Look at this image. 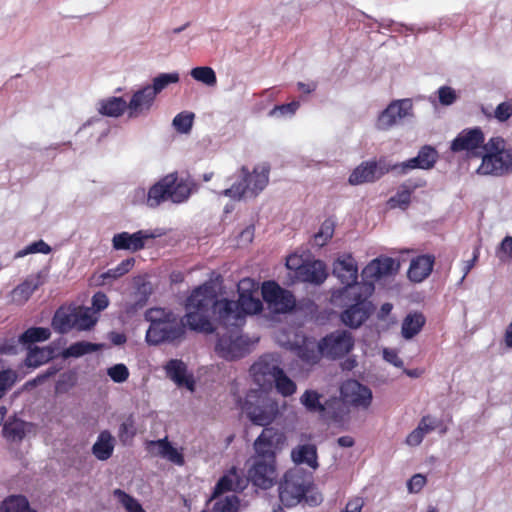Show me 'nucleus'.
<instances>
[{
    "instance_id": "1",
    "label": "nucleus",
    "mask_w": 512,
    "mask_h": 512,
    "mask_svg": "<svg viewBox=\"0 0 512 512\" xmlns=\"http://www.w3.org/2000/svg\"><path fill=\"white\" fill-rule=\"evenodd\" d=\"M374 289L373 282H363L361 286L333 290L331 302L337 307L344 308L340 314V320L345 326L356 329L374 312L375 306L369 300Z\"/></svg>"
},
{
    "instance_id": "2",
    "label": "nucleus",
    "mask_w": 512,
    "mask_h": 512,
    "mask_svg": "<svg viewBox=\"0 0 512 512\" xmlns=\"http://www.w3.org/2000/svg\"><path fill=\"white\" fill-rule=\"evenodd\" d=\"M193 187V180L189 177H179L177 172H173L162 177L147 192L144 188H137L134 192V199L135 201H145L150 208H156L167 200L180 204L189 199Z\"/></svg>"
},
{
    "instance_id": "3",
    "label": "nucleus",
    "mask_w": 512,
    "mask_h": 512,
    "mask_svg": "<svg viewBox=\"0 0 512 512\" xmlns=\"http://www.w3.org/2000/svg\"><path fill=\"white\" fill-rule=\"evenodd\" d=\"M218 298L213 288L202 285L195 288L186 300V313L183 316L190 330L213 333L214 325L209 319L210 310L214 312Z\"/></svg>"
},
{
    "instance_id": "4",
    "label": "nucleus",
    "mask_w": 512,
    "mask_h": 512,
    "mask_svg": "<svg viewBox=\"0 0 512 512\" xmlns=\"http://www.w3.org/2000/svg\"><path fill=\"white\" fill-rule=\"evenodd\" d=\"M232 181L231 185L220 192V195L229 197L234 201H240L247 197H256L264 190L269 181V168L267 166L255 167L250 173L243 166L227 182Z\"/></svg>"
},
{
    "instance_id": "5",
    "label": "nucleus",
    "mask_w": 512,
    "mask_h": 512,
    "mask_svg": "<svg viewBox=\"0 0 512 512\" xmlns=\"http://www.w3.org/2000/svg\"><path fill=\"white\" fill-rule=\"evenodd\" d=\"M242 409L252 424L264 428L269 427L280 415L278 401L258 390L247 393Z\"/></svg>"
},
{
    "instance_id": "6",
    "label": "nucleus",
    "mask_w": 512,
    "mask_h": 512,
    "mask_svg": "<svg viewBox=\"0 0 512 512\" xmlns=\"http://www.w3.org/2000/svg\"><path fill=\"white\" fill-rule=\"evenodd\" d=\"M311 486V475L300 468L290 469L279 484V498L286 507H294L303 501Z\"/></svg>"
},
{
    "instance_id": "7",
    "label": "nucleus",
    "mask_w": 512,
    "mask_h": 512,
    "mask_svg": "<svg viewBox=\"0 0 512 512\" xmlns=\"http://www.w3.org/2000/svg\"><path fill=\"white\" fill-rule=\"evenodd\" d=\"M187 323L184 317L173 316L153 326H149L145 340L149 345L158 346L163 343L176 344L182 341L186 335Z\"/></svg>"
},
{
    "instance_id": "8",
    "label": "nucleus",
    "mask_w": 512,
    "mask_h": 512,
    "mask_svg": "<svg viewBox=\"0 0 512 512\" xmlns=\"http://www.w3.org/2000/svg\"><path fill=\"white\" fill-rule=\"evenodd\" d=\"M261 294L267 308L274 314L291 313L296 308L294 294L276 281H264L261 286Z\"/></svg>"
},
{
    "instance_id": "9",
    "label": "nucleus",
    "mask_w": 512,
    "mask_h": 512,
    "mask_svg": "<svg viewBox=\"0 0 512 512\" xmlns=\"http://www.w3.org/2000/svg\"><path fill=\"white\" fill-rule=\"evenodd\" d=\"M317 348L326 359H341L354 348V338L347 330H336L321 338Z\"/></svg>"
},
{
    "instance_id": "10",
    "label": "nucleus",
    "mask_w": 512,
    "mask_h": 512,
    "mask_svg": "<svg viewBox=\"0 0 512 512\" xmlns=\"http://www.w3.org/2000/svg\"><path fill=\"white\" fill-rule=\"evenodd\" d=\"M389 172L396 173V167L385 158L363 161L351 172L348 182L353 186L373 183Z\"/></svg>"
},
{
    "instance_id": "11",
    "label": "nucleus",
    "mask_w": 512,
    "mask_h": 512,
    "mask_svg": "<svg viewBox=\"0 0 512 512\" xmlns=\"http://www.w3.org/2000/svg\"><path fill=\"white\" fill-rule=\"evenodd\" d=\"M285 440L286 437L280 430L265 427L253 443V459L276 462L277 451L281 449Z\"/></svg>"
},
{
    "instance_id": "12",
    "label": "nucleus",
    "mask_w": 512,
    "mask_h": 512,
    "mask_svg": "<svg viewBox=\"0 0 512 512\" xmlns=\"http://www.w3.org/2000/svg\"><path fill=\"white\" fill-rule=\"evenodd\" d=\"M162 232L155 230H137L133 233L127 231L115 233L111 239L112 248L116 251L135 253L143 250L147 241L160 237Z\"/></svg>"
},
{
    "instance_id": "13",
    "label": "nucleus",
    "mask_w": 512,
    "mask_h": 512,
    "mask_svg": "<svg viewBox=\"0 0 512 512\" xmlns=\"http://www.w3.org/2000/svg\"><path fill=\"white\" fill-rule=\"evenodd\" d=\"M215 350L226 360L240 359L249 352V341L238 335V330H227L226 333L218 336Z\"/></svg>"
},
{
    "instance_id": "14",
    "label": "nucleus",
    "mask_w": 512,
    "mask_h": 512,
    "mask_svg": "<svg viewBox=\"0 0 512 512\" xmlns=\"http://www.w3.org/2000/svg\"><path fill=\"white\" fill-rule=\"evenodd\" d=\"M413 114L411 99L393 100L382 110L376 120L375 126L378 130L387 131L399 124V122Z\"/></svg>"
},
{
    "instance_id": "15",
    "label": "nucleus",
    "mask_w": 512,
    "mask_h": 512,
    "mask_svg": "<svg viewBox=\"0 0 512 512\" xmlns=\"http://www.w3.org/2000/svg\"><path fill=\"white\" fill-rule=\"evenodd\" d=\"M213 316L227 330H239L245 323L235 300L227 298L217 300Z\"/></svg>"
},
{
    "instance_id": "16",
    "label": "nucleus",
    "mask_w": 512,
    "mask_h": 512,
    "mask_svg": "<svg viewBox=\"0 0 512 512\" xmlns=\"http://www.w3.org/2000/svg\"><path fill=\"white\" fill-rule=\"evenodd\" d=\"M480 175H491L496 177L512 173V147H506L501 153L493 157H483L477 169Z\"/></svg>"
},
{
    "instance_id": "17",
    "label": "nucleus",
    "mask_w": 512,
    "mask_h": 512,
    "mask_svg": "<svg viewBox=\"0 0 512 512\" xmlns=\"http://www.w3.org/2000/svg\"><path fill=\"white\" fill-rule=\"evenodd\" d=\"M277 478L276 462L253 459L246 479L263 490L270 489Z\"/></svg>"
},
{
    "instance_id": "18",
    "label": "nucleus",
    "mask_w": 512,
    "mask_h": 512,
    "mask_svg": "<svg viewBox=\"0 0 512 512\" xmlns=\"http://www.w3.org/2000/svg\"><path fill=\"white\" fill-rule=\"evenodd\" d=\"M437 159V150L430 145H424L415 157L401 163H395L396 174L405 175L413 169L429 170L434 167Z\"/></svg>"
},
{
    "instance_id": "19",
    "label": "nucleus",
    "mask_w": 512,
    "mask_h": 512,
    "mask_svg": "<svg viewBox=\"0 0 512 512\" xmlns=\"http://www.w3.org/2000/svg\"><path fill=\"white\" fill-rule=\"evenodd\" d=\"M156 96L148 87L144 85L135 90L129 102H127V114L130 119L141 116H147L154 107Z\"/></svg>"
},
{
    "instance_id": "20",
    "label": "nucleus",
    "mask_w": 512,
    "mask_h": 512,
    "mask_svg": "<svg viewBox=\"0 0 512 512\" xmlns=\"http://www.w3.org/2000/svg\"><path fill=\"white\" fill-rule=\"evenodd\" d=\"M333 275L341 282L343 287L361 286L358 283V266L351 254L339 256L333 263Z\"/></svg>"
},
{
    "instance_id": "21",
    "label": "nucleus",
    "mask_w": 512,
    "mask_h": 512,
    "mask_svg": "<svg viewBox=\"0 0 512 512\" xmlns=\"http://www.w3.org/2000/svg\"><path fill=\"white\" fill-rule=\"evenodd\" d=\"M254 283L250 279H243L238 284V300L235 301L239 307L244 320L247 315L257 314L262 311V301L254 296Z\"/></svg>"
},
{
    "instance_id": "22",
    "label": "nucleus",
    "mask_w": 512,
    "mask_h": 512,
    "mask_svg": "<svg viewBox=\"0 0 512 512\" xmlns=\"http://www.w3.org/2000/svg\"><path fill=\"white\" fill-rule=\"evenodd\" d=\"M344 401L356 407L367 408L371 404L372 391L357 380H348L340 388Z\"/></svg>"
},
{
    "instance_id": "23",
    "label": "nucleus",
    "mask_w": 512,
    "mask_h": 512,
    "mask_svg": "<svg viewBox=\"0 0 512 512\" xmlns=\"http://www.w3.org/2000/svg\"><path fill=\"white\" fill-rule=\"evenodd\" d=\"M289 269H295L297 271V277L302 281L314 285L322 284L328 274L326 271V265L321 260H314L303 263L298 267L292 266L290 260L286 263Z\"/></svg>"
},
{
    "instance_id": "24",
    "label": "nucleus",
    "mask_w": 512,
    "mask_h": 512,
    "mask_svg": "<svg viewBox=\"0 0 512 512\" xmlns=\"http://www.w3.org/2000/svg\"><path fill=\"white\" fill-rule=\"evenodd\" d=\"M400 264L397 260L387 256H381L373 259L362 271L365 282L370 280H379L384 276H389L397 273Z\"/></svg>"
},
{
    "instance_id": "25",
    "label": "nucleus",
    "mask_w": 512,
    "mask_h": 512,
    "mask_svg": "<svg viewBox=\"0 0 512 512\" xmlns=\"http://www.w3.org/2000/svg\"><path fill=\"white\" fill-rule=\"evenodd\" d=\"M247 484L248 480L243 473L233 466L217 481L212 497L217 498L229 491L241 492L247 487Z\"/></svg>"
},
{
    "instance_id": "26",
    "label": "nucleus",
    "mask_w": 512,
    "mask_h": 512,
    "mask_svg": "<svg viewBox=\"0 0 512 512\" xmlns=\"http://www.w3.org/2000/svg\"><path fill=\"white\" fill-rule=\"evenodd\" d=\"M484 143V134L479 127L461 131L451 142L452 152L470 151Z\"/></svg>"
},
{
    "instance_id": "27",
    "label": "nucleus",
    "mask_w": 512,
    "mask_h": 512,
    "mask_svg": "<svg viewBox=\"0 0 512 512\" xmlns=\"http://www.w3.org/2000/svg\"><path fill=\"white\" fill-rule=\"evenodd\" d=\"M31 424L18 418L8 417L3 423L2 436L9 443H21L30 432Z\"/></svg>"
},
{
    "instance_id": "28",
    "label": "nucleus",
    "mask_w": 512,
    "mask_h": 512,
    "mask_svg": "<svg viewBox=\"0 0 512 512\" xmlns=\"http://www.w3.org/2000/svg\"><path fill=\"white\" fill-rule=\"evenodd\" d=\"M435 257L424 254L413 258L407 272L408 278L415 283H420L429 277L433 271Z\"/></svg>"
},
{
    "instance_id": "29",
    "label": "nucleus",
    "mask_w": 512,
    "mask_h": 512,
    "mask_svg": "<svg viewBox=\"0 0 512 512\" xmlns=\"http://www.w3.org/2000/svg\"><path fill=\"white\" fill-rule=\"evenodd\" d=\"M76 307L61 306L59 307L53 318L52 328L59 334H66L75 327Z\"/></svg>"
},
{
    "instance_id": "30",
    "label": "nucleus",
    "mask_w": 512,
    "mask_h": 512,
    "mask_svg": "<svg viewBox=\"0 0 512 512\" xmlns=\"http://www.w3.org/2000/svg\"><path fill=\"white\" fill-rule=\"evenodd\" d=\"M116 440L108 430H102L92 446V454L100 461L108 460L114 452Z\"/></svg>"
},
{
    "instance_id": "31",
    "label": "nucleus",
    "mask_w": 512,
    "mask_h": 512,
    "mask_svg": "<svg viewBox=\"0 0 512 512\" xmlns=\"http://www.w3.org/2000/svg\"><path fill=\"white\" fill-rule=\"evenodd\" d=\"M291 458L297 465L305 464L313 470L319 466L317 447L314 444H301L294 447L291 451Z\"/></svg>"
},
{
    "instance_id": "32",
    "label": "nucleus",
    "mask_w": 512,
    "mask_h": 512,
    "mask_svg": "<svg viewBox=\"0 0 512 512\" xmlns=\"http://www.w3.org/2000/svg\"><path fill=\"white\" fill-rule=\"evenodd\" d=\"M97 111L102 116L119 118L127 111V102L123 97L110 96L98 101Z\"/></svg>"
},
{
    "instance_id": "33",
    "label": "nucleus",
    "mask_w": 512,
    "mask_h": 512,
    "mask_svg": "<svg viewBox=\"0 0 512 512\" xmlns=\"http://www.w3.org/2000/svg\"><path fill=\"white\" fill-rule=\"evenodd\" d=\"M41 285L42 281L39 275L28 277L12 290V301L16 304H24Z\"/></svg>"
},
{
    "instance_id": "34",
    "label": "nucleus",
    "mask_w": 512,
    "mask_h": 512,
    "mask_svg": "<svg viewBox=\"0 0 512 512\" xmlns=\"http://www.w3.org/2000/svg\"><path fill=\"white\" fill-rule=\"evenodd\" d=\"M150 444L153 446H157V454L161 458L166 459L167 461L177 466H183L185 464V459L182 451L174 447L172 443L167 439V437L151 441Z\"/></svg>"
},
{
    "instance_id": "35",
    "label": "nucleus",
    "mask_w": 512,
    "mask_h": 512,
    "mask_svg": "<svg viewBox=\"0 0 512 512\" xmlns=\"http://www.w3.org/2000/svg\"><path fill=\"white\" fill-rule=\"evenodd\" d=\"M426 318L421 312H410L402 321L401 335L404 339L410 340L415 337L424 327Z\"/></svg>"
},
{
    "instance_id": "36",
    "label": "nucleus",
    "mask_w": 512,
    "mask_h": 512,
    "mask_svg": "<svg viewBox=\"0 0 512 512\" xmlns=\"http://www.w3.org/2000/svg\"><path fill=\"white\" fill-rule=\"evenodd\" d=\"M282 370L283 369L279 366L277 360L270 355L261 357L251 366V372L255 378H258V376H269L274 379L278 375V372H281ZM258 380L259 379H257V381Z\"/></svg>"
},
{
    "instance_id": "37",
    "label": "nucleus",
    "mask_w": 512,
    "mask_h": 512,
    "mask_svg": "<svg viewBox=\"0 0 512 512\" xmlns=\"http://www.w3.org/2000/svg\"><path fill=\"white\" fill-rule=\"evenodd\" d=\"M167 375L179 386L185 385L188 389H194V381L186 377L187 367L182 360L172 359L166 364Z\"/></svg>"
},
{
    "instance_id": "38",
    "label": "nucleus",
    "mask_w": 512,
    "mask_h": 512,
    "mask_svg": "<svg viewBox=\"0 0 512 512\" xmlns=\"http://www.w3.org/2000/svg\"><path fill=\"white\" fill-rule=\"evenodd\" d=\"M28 353L25 364L28 367L37 368L54 358V349L52 347L39 348L38 346L27 347Z\"/></svg>"
},
{
    "instance_id": "39",
    "label": "nucleus",
    "mask_w": 512,
    "mask_h": 512,
    "mask_svg": "<svg viewBox=\"0 0 512 512\" xmlns=\"http://www.w3.org/2000/svg\"><path fill=\"white\" fill-rule=\"evenodd\" d=\"M51 331L46 327H31L25 330L18 339V342L27 347H33L36 342H43L50 338Z\"/></svg>"
},
{
    "instance_id": "40",
    "label": "nucleus",
    "mask_w": 512,
    "mask_h": 512,
    "mask_svg": "<svg viewBox=\"0 0 512 512\" xmlns=\"http://www.w3.org/2000/svg\"><path fill=\"white\" fill-rule=\"evenodd\" d=\"M100 348L99 344L91 343L88 341H78L65 348L62 352L64 358H79L86 354L96 352Z\"/></svg>"
},
{
    "instance_id": "41",
    "label": "nucleus",
    "mask_w": 512,
    "mask_h": 512,
    "mask_svg": "<svg viewBox=\"0 0 512 512\" xmlns=\"http://www.w3.org/2000/svg\"><path fill=\"white\" fill-rule=\"evenodd\" d=\"M322 395L316 390L308 389L300 397V403L311 413H323L326 408L321 403Z\"/></svg>"
},
{
    "instance_id": "42",
    "label": "nucleus",
    "mask_w": 512,
    "mask_h": 512,
    "mask_svg": "<svg viewBox=\"0 0 512 512\" xmlns=\"http://www.w3.org/2000/svg\"><path fill=\"white\" fill-rule=\"evenodd\" d=\"M1 512H36L30 508L25 496L13 495L5 499L0 507Z\"/></svg>"
},
{
    "instance_id": "43",
    "label": "nucleus",
    "mask_w": 512,
    "mask_h": 512,
    "mask_svg": "<svg viewBox=\"0 0 512 512\" xmlns=\"http://www.w3.org/2000/svg\"><path fill=\"white\" fill-rule=\"evenodd\" d=\"M179 80L180 76L178 72L160 73L152 79L151 84L147 85L157 97V95L166 89L169 85L176 84L179 82Z\"/></svg>"
},
{
    "instance_id": "44",
    "label": "nucleus",
    "mask_w": 512,
    "mask_h": 512,
    "mask_svg": "<svg viewBox=\"0 0 512 512\" xmlns=\"http://www.w3.org/2000/svg\"><path fill=\"white\" fill-rule=\"evenodd\" d=\"M10 350L6 346L0 347V353H6ZM17 381V373L10 368H0V399L6 392L12 388Z\"/></svg>"
},
{
    "instance_id": "45",
    "label": "nucleus",
    "mask_w": 512,
    "mask_h": 512,
    "mask_svg": "<svg viewBox=\"0 0 512 512\" xmlns=\"http://www.w3.org/2000/svg\"><path fill=\"white\" fill-rule=\"evenodd\" d=\"M190 76L197 82H200L208 87H213L217 84V77L215 71L209 66L194 67L190 71Z\"/></svg>"
},
{
    "instance_id": "46",
    "label": "nucleus",
    "mask_w": 512,
    "mask_h": 512,
    "mask_svg": "<svg viewBox=\"0 0 512 512\" xmlns=\"http://www.w3.org/2000/svg\"><path fill=\"white\" fill-rule=\"evenodd\" d=\"M277 392L283 397L292 396L296 390V383L287 376L284 370L278 372V375L273 379Z\"/></svg>"
},
{
    "instance_id": "47",
    "label": "nucleus",
    "mask_w": 512,
    "mask_h": 512,
    "mask_svg": "<svg viewBox=\"0 0 512 512\" xmlns=\"http://www.w3.org/2000/svg\"><path fill=\"white\" fill-rule=\"evenodd\" d=\"M414 188L415 186L411 187L406 184H402L397 193L389 199V205L391 207H400L402 209H406L410 204L411 194Z\"/></svg>"
},
{
    "instance_id": "48",
    "label": "nucleus",
    "mask_w": 512,
    "mask_h": 512,
    "mask_svg": "<svg viewBox=\"0 0 512 512\" xmlns=\"http://www.w3.org/2000/svg\"><path fill=\"white\" fill-rule=\"evenodd\" d=\"M135 259L133 257L122 260L116 267L108 269L106 272L101 274L102 279L116 280L121 276L128 273L134 266Z\"/></svg>"
},
{
    "instance_id": "49",
    "label": "nucleus",
    "mask_w": 512,
    "mask_h": 512,
    "mask_svg": "<svg viewBox=\"0 0 512 512\" xmlns=\"http://www.w3.org/2000/svg\"><path fill=\"white\" fill-rule=\"evenodd\" d=\"M194 114L192 112H180L172 120L173 128L180 134H188L193 126Z\"/></svg>"
},
{
    "instance_id": "50",
    "label": "nucleus",
    "mask_w": 512,
    "mask_h": 512,
    "mask_svg": "<svg viewBox=\"0 0 512 512\" xmlns=\"http://www.w3.org/2000/svg\"><path fill=\"white\" fill-rule=\"evenodd\" d=\"M77 373L75 371L69 370L62 374H60L56 384L55 391L58 394L67 393L71 390L77 383Z\"/></svg>"
},
{
    "instance_id": "51",
    "label": "nucleus",
    "mask_w": 512,
    "mask_h": 512,
    "mask_svg": "<svg viewBox=\"0 0 512 512\" xmlns=\"http://www.w3.org/2000/svg\"><path fill=\"white\" fill-rule=\"evenodd\" d=\"M175 315L176 314L172 310L154 307V308L148 309L145 312L144 317H145V320L150 323L149 326H153L154 324H158L162 321L164 322L167 319H170Z\"/></svg>"
},
{
    "instance_id": "52",
    "label": "nucleus",
    "mask_w": 512,
    "mask_h": 512,
    "mask_svg": "<svg viewBox=\"0 0 512 512\" xmlns=\"http://www.w3.org/2000/svg\"><path fill=\"white\" fill-rule=\"evenodd\" d=\"M114 495L128 512H146L140 503L125 491L116 489Z\"/></svg>"
},
{
    "instance_id": "53",
    "label": "nucleus",
    "mask_w": 512,
    "mask_h": 512,
    "mask_svg": "<svg viewBox=\"0 0 512 512\" xmlns=\"http://www.w3.org/2000/svg\"><path fill=\"white\" fill-rule=\"evenodd\" d=\"M96 323V319L93 318L89 309L78 310L76 307L75 314V327L80 331L90 330Z\"/></svg>"
},
{
    "instance_id": "54",
    "label": "nucleus",
    "mask_w": 512,
    "mask_h": 512,
    "mask_svg": "<svg viewBox=\"0 0 512 512\" xmlns=\"http://www.w3.org/2000/svg\"><path fill=\"white\" fill-rule=\"evenodd\" d=\"M335 223L332 219H326L320 226L318 233L315 234V243L318 246H324L333 236Z\"/></svg>"
},
{
    "instance_id": "55",
    "label": "nucleus",
    "mask_w": 512,
    "mask_h": 512,
    "mask_svg": "<svg viewBox=\"0 0 512 512\" xmlns=\"http://www.w3.org/2000/svg\"><path fill=\"white\" fill-rule=\"evenodd\" d=\"M136 435V427L133 416L127 417L119 426L118 437L123 444L132 440Z\"/></svg>"
},
{
    "instance_id": "56",
    "label": "nucleus",
    "mask_w": 512,
    "mask_h": 512,
    "mask_svg": "<svg viewBox=\"0 0 512 512\" xmlns=\"http://www.w3.org/2000/svg\"><path fill=\"white\" fill-rule=\"evenodd\" d=\"M51 247L43 240H38L35 242L30 243L25 248L19 250L16 254V258H22L28 254H35V253H41V254H49L51 252Z\"/></svg>"
},
{
    "instance_id": "57",
    "label": "nucleus",
    "mask_w": 512,
    "mask_h": 512,
    "mask_svg": "<svg viewBox=\"0 0 512 512\" xmlns=\"http://www.w3.org/2000/svg\"><path fill=\"white\" fill-rule=\"evenodd\" d=\"M299 107V101H292L287 104L277 105L270 110L269 116L274 118L292 117Z\"/></svg>"
},
{
    "instance_id": "58",
    "label": "nucleus",
    "mask_w": 512,
    "mask_h": 512,
    "mask_svg": "<svg viewBox=\"0 0 512 512\" xmlns=\"http://www.w3.org/2000/svg\"><path fill=\"white\" fill-rule=\"evenodd\" d=\"M239 499L237 496H227L222 500L215 502L210 512H237Z\"/></svg>"
},
{
    "instance_id": "59",
    "label": "nucleus",
    "mask_w": 512,
    "mask_h": 512,
    "mask_svg": "<svg viewBox=\"0 0 512 512\" xmlns=\"http://www.w3.org/2000/svg\"><path fill=\"white\" fill-rule=\"evenodd\" d=\"M496 256L502 263L512 261V236H505L496 250Z\"/></svg>"
},
{
    "instance_id": "60",
    "label": "nucleus",
    "mask_w": 512,
    "mask_h": 512,
    "mask_svg": "<svg viewBox=\"0 0 512 512\" xmlns=\"http://www.w3.org/2000/svg\"><path fill=\"white\" fill-rule=\"evenodd\" d=\"M107 375L115 383H123L129 378V370L123 363L115 364L107 369Z\"/></svg>"
},
{
    "instance_id": "61",
    "label": "nucleus",
    "mask_w": 512,
    "mask_h": 512,
    "mask_svg": "<svg viewBox=\"0 0 512 512\" xmlns=\"http://www.w3.org/2000/svg\"><path fill=\"white\" fill-rule=\"evenodd\" d=\"M379 28L402 34L403 31L414 32L415 28L413 25H405L403 23H397L392 19L383 18L378 22Z\"/></svg>"
},
{
    "instance_id": "62",
    "label": "nucleus",
    "mask_w": 512,
    "mask_h": 512,
    "mask_svg": "<svg viewBox=\"0 0 512 512\" xmlns=\"http://www.w3.org/2000/svg\"><path fill=\"white\" fill-rule=\"evenodd\" d=\"M506 148V143L501 137H493L486 144H484V149L486 151L483 157H493L502 152Z\"/></svg>"
},
{
    "instance_id": "63",
    "label": "nucleus",
    "mask_w": 512,
    "mask_h": 512,
    "mask_svg": "<svg viewBox=\"0 0 512 512\" xmlns=\"http://www.w3.org/2000/svg\"><path fill=\"white\" fill-rule=\"evenodd\" d=\"M441 423V420L430 415H426L420 419L416 428L420 429L423 435L426 436L427 434L431 433L436 428H438L441 425Z\"/></svg>"
},
{
    "instance_id": "64",
    "label": "nucleus",
    "mask_w": 512,
    "mask_h": 512,
    "mask_svg": "<svg viewBox=\"0 0 512 512\" xmlns=\"http://www.w3.org/2000/svg\"><path fill=\"white\" fill-rule=\"evenodd\" d=\"M437 94H438V100H439L440 104L443 106H450L457 99L455 90L449 86H441L437 90Z\"/></svg>"
}]
</instances>
